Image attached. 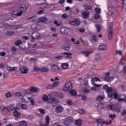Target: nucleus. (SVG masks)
<instances>
[{"label":"nucleus","instance_id":"f8f14e48","mask_svg":"<svg viewBox=\"0 0 126 126\" xmlns=\"http://www.w3.org/2000/svg\"><path fill=\"white\" fill-rule=\"evenodd\" d=\"M98 49L99 51L104 52V51H106V50H107V45L105 43H101L99 45Z\"/></svg>","mask_w":126,"mask_h":126},{"label":"nucleus","instance_id":"de8ad7c7","mask_svg":"<svg viewBox=\"0 0 126 126\" xmlns=\"http://www.w3.org/2000/svg\"><path fill=\"white\" fill-rule=\"evenodd\" d=\"M82 91L84 93H89V90L87 89L86 88H83L82 89Z\"/></svg>","mask_w":126,"mask_h":126},{"label":"nucleus","instance_id":"dca6fc26","mask_svg":"<svg viewBox=\"0 0 126 126\" xmlns=\"http://www.w3.org/2000/svg\"><path fill=\"white\" fill-rule=\"evenodd\" d=\"M63 111V107L62 105H58L56 107L55 111L56 113H62Z\"/></svg>","mask_w":126,"mask_h":126},{"label":"nucleus","instance_id":"e433bc0d","mask_svg":"<svg viewBox=\"0 0 126 126\" xmlns=\"http://www.w3.org/2000/svg\"><path fill=\"white\" fill-rule=\"evenodd\" d=\"M82 123L81 120L79 119L76 121L75 125L77 126H81Z\"/></svg>","mask_w":126,"mask_h":126},{"label":"nucleus","instance_id":"bf43d9fd","mask_svg":"<svg viewBox=\"0 0 126 126\" xmlns=\"http://www.w3.org/2000/svg\"><path fill=\"white\" fill-rule=\"evenodd\" d=\"M28 99L30 100V102H31L32 105H34L35 104V101L33 100V99H31V97H28Z\"/></svg>","mask_w":126,"mask_h":126},{"label":"nucleus","instance_id":"4be33fe9","mask_svg":"<svg viewBox=\"0 0 126 126\" xmlns=\"http://www.w3.org/2000/svg\"><path fill=\"white\" fill-rule=\"evenodd\" d=\"M27 8H28V7L26 6V5L23 4L21 5L20 10H21V11H22L23 12H25V11L27 10Z\"/></svg>","mask_w":126,"mask_h":126},{"label":"nucleus","instance_id":"5fc2aeb1","mask_svg":"<svg viewBox=\"0 0 126 126\" xmlns=\"http://www.w3.org/2000/svg\"><path fill=\"white\" fill-rule=\"evenodd\" d=\"M22 43V41L21 40H18L16 41H15V44L16 45V46H19V45H20Z\"/></svg>","mask_w":126,"mask_h":126},{"label":"nucleus","instance_id":"c9c22d12","mask_svg":"<svg viewBox=\"0 0 126 126\" xmlns=\"http://www.w3.org/2000/svg\"><path fill=\"white\" fill-rule=\"evenodd\" d=\"M19 126H27V123L26 122L23 121H20L19 123Z\"/></svg>","mask_w":126,"mask_h":126},{"label":"nucleus","instance_id":"09e8293b","mask_svg":"<svg viewBox=\"0 0 126 126\" xmlns=\"http://www.w3.org/2000/svg\"><path fill=\"white\" fill-rule=\"evenodd\" d=\"M84 84L86 86L88 85V77L85 78L84 80Z\"/></svg>","mask_w":126,"mask_h":126},{"label":"nucleus","instance_id":"49530a36","mask_svg":"<svg viewBox=\"0 0 126 126\" xmlns=\"http://www.w3.org/2000/svg\"><path fill=\"white\" fill-rule=\"evenodd\" d=\"M117 117V115L116 114H110L109 116V118L110 119H111V120H114Z\"/></svg>","mask_w":126,"mask_h":126},{"label":"nucleus","instance_id":"864d4df0","mask_svg":"<svg viewBox=\"0 0 126 126\" xmlns=\"http://www.w3.org/2000/svg\"><path fill=\"white\" fill-rule=\"evenodd\" d=\"M114 96L115 99H118V97H119V95L117 94V93H113L112 94V97Z\"/></svg>","mask_w":126,"mask_h":126},{"label":"nucleus","instance_id":"774afa93","mask_svg":"<svg viewBox=\"0 0 126 126\" xmlns=\"http://www.w3.org/2000/svg\"><path fill=\"white\" fill-rule=\"evenodd\" d=\"M126 110H124L121 112V116H126Z\"/></svg>","mask_w":126,"mask_h":126},{"label":"nucleus","instance_id":"3c124183","mask_svg":"<svg viewBox=\"0 0 126 126\" xmlns=\"http://www.w3.org/2000/svg\"><path fill=\"white\" fill-rule=\"evenodd\" d=\"M63 50L65 51H69L70 50V46L68 45L67 46H63Z\"/></svg>","mask_w":126,"mask_h":126},{"label":"nucleus","instance_id":"c756f323","mask_svg":"<svg viewBox=\"0 0 126 126\" xmlns=\"http://www.w3.org/2000/svg\"><path fill=\"white\" fill-rule=\"evenodd\" d=\"M3 109L4 110H7L8 112H11L12 111H13V108L10 107L8 106H4Z\"/></svg>","mask_w":126,"mask_h":126},{"label":"nucleus","instance_id":"58836bf2","mask_svg":"<svg viewBox=\"0 0 126 126\" xmlns=\"http://www.w3.org/2000/svg\"><path fill=\"white\" fill-rule=\"evenodd\" d=\"M54 24L55 25H56L57 27H59V26H63V23H62V22H60V23H58V21H56V20H55V21H54Z\"/></svg>","mask_w":126,"mask_h":126},{"label":"nucleus","instance_id":"393cba45","mask_svg":"<svg viewBox=\"0 0 126 126\" xmlns=\"http://www.w3.org/2000/svg\"><path fill=\"white\" fill-rule=\"evenodd\" d=\"M104 99H105V96L98 95L96 97V101H97L98 102H102V101H103V100H104Z\"/></svg>","mask_w":126,"mask_h":126},{"label":"nucleus","instance_id":"473e14b6","mask_svg":"<svg viewBox=\"0 0 126 126\" xmlns=\"http://www.w3.org/2000/svg\"><path fill=\"white\" fill-rule=\"evenodd\" d=\"M14 34H15V32L8 31L6 32V35L7 36H11V35H14Z\"/></svg>","mask_w":126,"mask_h":126},{"label":"nucleus","instance_id":"2eb2a0df","mask_svg":"<svg viewBox=\"0 0 126 126\" xmlns=\"http://www.w3.org/2000/svg\"><path fill=\"white\" fill-rule=\"evenodd\" d=\"M98 80H99V79H98V78L97 77L92 78L91 80L92 84H93V85H94L95 87H100V86H99V84H96L95 82H94V81H98Z\"/></svg>","mask_w":126,"mask_h":126},{"label":"nucleus","instance_id":"680f3d73","mask_svg":"<svg viewBox=\"0 0 126 126\" xmlns=\"http://www.w3.org/2000/svg\"><path fill=\"white\" fill-rule=\"evenodd\" d=\"M54 87V85H49L46 87L47 89H52V88H53Z\"/></svg>","mask_w":126,"mask_h":126},{"label":"nucleus","instance_id":"0eeeda50","mask_svg":"<svg viewBox=\"0 0 126 126\" xmlns=\"http://www.w3.org/2000/svg\"><path fill=\"white\" fill-rule=\"evenodd\" d=\"M104 75L106 76L104 78V80H105V81H106L107 82H109V81H111V78H112V79H114V76H112V75H111V74L110 73V72L105 73Z\"/></svg>","mask_w":126,"mask_h":126},{"label":"nucleus","instance_id":"6e6552de","mask_svg":"<svg viewBox=\"0 0 126 126\" xmlns=\"http://www.w3.org/2000/svg\"><path fill=\"white\" fill-rule=\"evenodd\" d=\"M29 68L27 67L22 66L20 68L19 70L22 74H26L28 73Z\"/></svg>","mask_w":126,"mask_h":126},{"label":"nucleus","instance_id":"1a4fd4ad","mask_svg":"<svg viewBox=\"0 0 126 126\" xmlns=\"http://www.w3.org/2000/svg\"><path fill=\"white\" fill-rule=\"evenodd\" d=\"M90 17V15L89 14V11H84L82 13V17L84 18V19H88Z\"/></svg>","mask_w":126,"mask_h":126},{"label":"nucleus","instance_id":"e2e57ef3","mask_svg":"<svg viewBox=\"0 0 126 126\" xmlns=\"http://www.w3.org/2000/svg\"><path fill=\"white\" fill-rule=\"evenodd\" d=\"M62 18L63 19H66V18H67V14H63L62 15Z\"/></svg>","mask_w":126,"mask_h":126},{"label":"nucleus","instance_id":"c03bdc74","mask_svg":"<svg viewBox=\"0 0 126 126\" xmlns=\"http://www.w3.org/2000/svg\"><path fill=\"white\" fill-rule=\"evenodd\" d=\"M95 28H96L97 32H100V31H101V26L100 25H96Z\"/></svg>","mask_w":126,"mask_h":126},{"label":"nucleus","instance_id":"f03ea898","mask_svg":"<svg viewBox=\"0 0 126 126\" xmlns=\"http://www.w3.org/2000/svg\"><path fill=\"white\" fill-rule=\"evenodd\" d=\"M6 22H8L9 24L6 23L5 22H2L1 24L3 26H7L8 27H11L13 26L14 24H16V22L12 21V19H7L5 20Z\"/></svg>","mask_w":126,"mask_h":126},{"label":"nucleus","instance_id":"c85d7f7f","mask_svg":"<svg viewBox=\"0 0 126 126\" xmlns=\"http://www.w3.org/2000/svg\"><path fill=\"white\" fill-rule=\"evenodd\" d=\"M61 66L63 69H66V68H68L69 65L67 63H63Z\"/></svg>","mask_w":126,"mask_h":126},{"label":"nucleus","instance_id":"72a5a7b5","mask_svg":"<svg viewBox=\"0 0 126 126\" xmlns=\"http://www.w3.org/2000/svg\"><path fill=\"white\" fill-rule=\"evenodd\" d=\"M83 54L85 57H88L90 54H92V51H84Z\"/></svg>","mask_w":126,"mask_h":126},{"label":"nucleus","instance_id":"4468645a","mask_svg":"<svg viewBox=\"0 0 126 126\" xmlns=\"http://www.w3.org/2000/svg\"><path fill=\"white\" fill-rule=\"evenodd\" d=\"M51 69L52 71H59L61 68L59 67L56 64H52L51 66Z\"/></svg>","mask_w":126,"mask_h":126},{"label":"nucleus","instance_id":"bb28decb","mask_svg":"<svg viewBox=\"0 0 126 126\" xmlns=\"http://www.w3.org/2000/svg\"><path fill=\"white\" fill-rule=\"evenodd\" d=\"M83 7L85 8V9H86L87 10L92 9V6L89 5H87V4H84L83 5Z\"/></svg>","mask_w":126,"mask_h":126},{"label":"nucleus","instance_id":"79ce46f5","mask_svg":"<svg viewBox=\"0 0 126 126\" xmlns=\"http://www.w3.org/2000/svg\"><path fill=\"white\" fill-rule=\"evenodd\" d=\"M9 68H10V69H8V70H9V71H15V70L17 69V67H9Z\"/></svg>","mask_w":126,"mask_h":126},{"label":"nucleus","instance_id":"aec40b11","mask_svg":"<svg viewBox=\"0 0 126 126\" xmlns=\"http://www.w3.org/2000/svg\"><path fill=\"white\" fill-rule=\"evenodd\" d=\"M115 11V8L112 6H110L108 7V14L109 15H113Z\"/></svg>","mask_w":126,"mask_h":126},{"label":"nucleus","instance_id":"a878e982","mask_svg":"<svg viewBox=\"0 0 126 126\" xmlns=\"http://www.w3.org/2000/svg\"><path fill=\"white\" fill-rule=\"evenodd\" d=\"M13 115L15 118H17L18 119H19V118H20V113H19L17 111H14L13 112Z\"/></svg>","mask_w":126,"mask_h":126},{"label":"nucleus","instance_id":"603ef678","mask_svg":"<svg viewBox=\"0 0 126 126\" xmlns=\"http://www.w3.org/2000/svg\"><path fill=\"white\" fill-rule=\"evenodd\" d=\"M78 112L80 114V115H84V114H85V111L83 109L79 110Z\"/></svg>","mask_w":126,"mask_h":126},{"label":"nucleus","instance_id":"052dcab7","mask_svg":"<svg viewBox=\"0 0 126 126\" xmlns=\"http://www.w3.org/2000/svg\"><path fill=\"white\" fill-rule=\"evenodd\" d=\"M92 39L94 42H97V41H98V39H97V37L95 35H92Z\"/></svg>","mask_w":126,"mask_h":126},{"label":"nucleus","instance_id":"cd10ccee","mask_svg":"<svg viewBox=\"0 0 126 126\" xmlns=\"http://www.w3.org/2000/svg\"><path fill=\"white\" fill-rule=\"evenodd\" d=\"M104 107V105L102 103H99L97 105L96 109L98 111V112H100L101 111V109Z\"/></svg>","mask_w":126,"mask_h":126},{"label":"nucleus","instance_id":"423d86ee","mask_svg":"<svg viewBox=\"0 0 126 126\" xmlns=\"http://www.w3.org/2000/svg\"><path fill=\"white\" fill-rule=\"evenodd\" d=\"M73 122V118H72V117H69L64 119L63 123L65 125V126H69V125H70V123H72Z\"/></svg>","mask_w":126,"mask_h":126},{"label":"nucleus","instance_id":"39448f33","mask_svg":"<svg viewBox=\"0 0 126 126\" xmlns=\"http://www.w3.org/2000/svg\"><path fill=\"white\" fill-rule=\"evenodd\" d=\"M107 108L109 110H111V111H116V112H117V113H121V108L116 107L114 105H112V106L111 105H108Z\"/></svg>","mask_w":126,"mask_h":126},{"label":"nucleus","instance_id":"f704fd0d","mask_svg":"<svg viewBox=\"0 0 126 126\" xmlns=\"http://www.w3.org/2000/svg\"><path fill=\"white\" fill-rule=\"evenodd\" d=\"M101 55L99 54H97L94 57L95 61H96L97 62L100 61V60H101Z\"/></svg>","mask_w":126,"mask_h":126},{"label":"nucleus","instance_id":"9b49d317","mask_svg":"<svg viewBox=\"0 0 126 126\" xmlns=\"http://www.w3.org/2000/svg\"><path fill=\"white\" fill-rule=\"evenodd\" d=\"M106 92L108 94V98H112V97H113V89L111 87H109L107 89Z\"/></svg>","mask_w":126,"mask_h":126},{"label":"nucleus","instance_id":"b1692460","mask_svg":"<svg viewBox=\"0 0 126 126\" xmlns=\"http://www.w3.org/2000/svg\"><path fill=\"white\" fill-rule=\"evenodd\" d=\"M50 71V68L48 67H43L41 68L40 72H48Z\"/></svg>","mask_w":126,"mask_h":126},{"label":"nucleus","instance_id":"20e7f679","mask_svg":"<svg viewBox=\"0 0 126 126\" xmlns=\"http://www.w3.org/2000/svg\"><path fill=\"white\" fill-rule=\"evenodd\" d=\"M72 88V85L71 84V82L70 81H66L64 84V87L63 88V91H69L70 89Z\"/></svg>","mask_w":126,"mask_h":126},{"label":"nucleus","instance_id":"4c0bfd02","mask_svg":"<svg viewBox=\"0 0 126 126\" xmlns=\"http://www.w3.org/2000/svg\"><path fill=\"white\" fill-rule=\"evenodd\" d=\"M66 30H67L65 28H62L60 29V31L61 32V33H62L63 34H64L65 33H67V32H66Z\"/></svg>","mask_w":126,"mask_h":126},{"label":"nucleus","instance_id":"ddd939ff","mask_svg":"<svg viewBox=\"0 0 126 126\" xmlns=\"http://www.w3.org/2000/svg\"><path fill=\"white\" fill-rule=\"evenodd\" d=\"M32 37L33 40L35 39H39L40 37V33L38 32H34L32 33Z\"/></svg>","mask_w":126,"mask_h":126},{"label":"nucleus","instance_id":"a19ab883","mask_svg":"<svg viewBox=\"0 0 126 126\" xmlns=\"http://www.w3.org/2000/svg\"><path fill=\"white\" fill-rule=\"evenodd\" d=\"M123 9L124 10V11H126V0H124L123 1Z\"/></svg>","mask_w":126,"mask_h":126},{"label":"nucleus","instance_id":"6e6d98bb","mask_svg":"<svg viewBox=\"0 0 126 126\" xmlns=\"http://www.w3.org/2000/svg\"><path fill=\"white\" fill-rule=\"evenodd\" d=\"M21 108H22V109L23 110H26V109H27V105H26L25 104H21Z\"/></svg>","mask_w":126,"mask_h":126},{"label":"nucleus","instance_id":"ea45409f","mask_svg":"<svg viewBox=\"0 0 126 126\" xmlns=\"http://www.w3.org/2000/svg\"><path fill=\"white\" fill-rule=\"evenodd\" d=\"M34 71H40L41 72V68H39L38 66H33Z\"/></svg>","mask_w":126,"mask_h":126},{"label":"nucleus","instance_id":"69168bd1","mask_svg":"<svg viewBox=\"0 0 126 126\" xmlns=\"http://www.w3.org/2000/svg\"><path fill=\"white\" fill-rule=\"evenodd\" d=\"M5 96L6 98H9V97H11V94H10V92H8L5 94Z\"/></svg>","mask_w":126,"mask_h":126},{"label":"nucleus","instance_id":"4d7b16f0","mask_svg":"<svg viewBox=\"0 0 126 126\" xmlns=\"http://www.w3.org/2000/svg\"><path fill=\"white\" fill-rule=\"evenodd\" d=\"M118 101L119 102H123V101L124 102H125V103H126V97H124V98H120L118 99Z\"/></svg>","mask_w":126,"mask_h":126},{"label":"nucleus","instance_id":"5701e85b","mask_svg":"<svg viewBox=\"0 0 126 126\" xmlns=\"http://www.w3.org/2000/svg\"><path fill=\"white\" fill-rule=\"evenodd\" d=\"M47 6L48 5L46 3H41L37 5V7H38V8H45V7H47Z\"/></svg>","mask_w":126,"mask_h":126},{"label":"nucleus","instance_id":"8fccbe9b","mask_svg":"<svg viewBox=\"0 0 126 126\" xmlns=\"http://www.w3.org/2000/svg\"><path fill=\"white\" fill-rule=\"evenodd\" d=\"M59 84H60V82L55 81L53 83V85L54 87H58Z\"/></svg>","mask_w":126,"mask_h":126},{"label":"nucleus","instance_id":"f3484780","mask_svg":"<svg viewBox=\"0 0 126 126\" xmlns=\"http://www.w3.org/2000/svg\"><path fill=\"white\" fill-rule=\"evenodd\" d=\"M63 54L65 56H66L65 57V60H71V59H72L71 56H72V53L64 52Z\"/></svg>","mask_w":126,"mask_h":126},{"label":"nucleus","instance_id":"7c9ffc66","mask_svg":"<svg viewBox=\"0 0 126 126\" xmlns=\"http://www.w3.org/2000/svg\"><path fill=\"white\" fill-rule=\"evenodd\" d=\"M22 28H23V26H22V25H21L14 27L13 29V30H18L19 29H22Z\"/></svg>","mask_w":126,"mask_h":126},{"label":"nucleus","instance_id":"13d9d810","mask_svg":"<svg viewBox=\"0 0 126 126\" xmlns=\"http://www.w3.org/2000/svg\"><path fill=\"white\" fill-rule=\"evenodd\" d=\"M23 12L22 11L20 10L19 12H17L16 16H21L22 14H23Z\"/></svg>","mask_w":126,"mask_h":126},{"label":"nucleus","instance_id":"0e129e2a","mask_svg":"<svg viewBox=\"0 0 126 126\" xmlns=\"http://www.w3.org/2000/svg\"><path fill=\"white\" fill-rule=\"evenodd\" d=\"M55 7H56V6L54 4H51L50 5V10H54V9H55Z\"/></svg>","mask_w":126,"mask_h":126},{"label":"nucleus","instance_id":"9d476101","mask_svg":"<svg viewBox=\"0 0 126 126\" xmlns=\"http://www.w3.org/2000/svg\"><path fill=\"white\" fill-rule=\"evenodd\" d=\"M70 25H73V26H78L80 25V22L77 21V20H74V21H69L68 22Z\"/></svg>","mask_w":126,"mask_h":126},{"label":"nucleus","instance_id":"6ab92c4d","mask_svg":"<svg viewBox=\"0 0 126 126\" xmlns=\"http://www.w3.org/2000/svg\"><path fill=\"white\" fill-rule=\"evenodd\" d=\"M53 97H56L57 98H63V94L61 93H54L53 94Z\"/></svg>","mask_w":126,"mask_h":126},{"label":"nucleus","instance_id":"f257e3e1","mask_svg":"<svg viewBox=\"0 0 126 126\" xmlns=\"http://www.w3.org/2000/svg\"><path fill=\"white\" fill-rule=\"evenodd\" d=\"M42 100L44 101V102H47L48 103H59V100L56 98H49L48 97V95L46 94H44L42 96Z\"/></svg>","mask_w":126,"mask_h":126},{"label":"nucleus","instance_id":"7ed1b4c3","mask_svg":"<svg viewBox=\"0 0 126 126\" xmlns=\"http://www.w3.org/2000/svg\"><path fill=\"white\" fill-rule=\"evenodd\" d=\"M108 32V39L109 40H111L113 38V35L114 34V32H113V23L109 24Z\"/></svg>","mask_w":126,"mask_h":126},{"label":"nucleus","instance_id":"37998d69","mask_svg":"<svg viewBox=\"0 0 126 126\" xmlns=\"http://www.w3.org/2000/svg\"><path fill=\"white\" fill-rule=\"evenodd\" d=\"M66 103L68 104V105H73V102H72V101L70 99H67L65 101Z\"/></svg>","mask_w":126,"mask_h":126},{"label":"nucleus","instance_id":"a211bd4d","mask_svg":"<svg viewBox=\"0 0 126 126\" xmlns=\"http://www.w3.org/2000/svg\"><path fill=\"white\" fill-rule=\"evenodd\" d=\"M96 123H97V126H102L104 124H105V122H103L102 119H96Z\"/></svg>","mask_w":126,"mask_h":126},{"label":"nucleus","instance_id":"a18cd8bd","mask_svg":"<svg viewBox=\"0 0 126 126\" xmlns=\"http://www.w3.org/2000/svg\"><path fill=\"white\" fill-rule=\"evenodd\" d=\"M30 91L31 92H33V93H35L37 91V89L36 88V87H33L30 89Z\"/></svg>","mask_w":126,"mask_h":126},{"label":"nucleus","instance_id":"412c9836","mask_svg":"<svg viewBox=\"0 0 126 126\" xmlns=\"http://www.w3.org/2000/svg\"><path fill=\"white\" fill-rule=\"evenodd\" d=\"M39 22H42V23H47L48 22V19L45 17H42L38 19Z\"/></svg>","mask_w":126,"mask_h":126},{"label":"nucleus","instance_id":"338daca9","mask_svg":"<svg viewBox=\"0 0 126 126\" xmlns=\"http://www.w3.org/2000/svg\"><path fill=\"white\" fill-rule=\"evenodd\" d=\"M39 111L41 114H45V109H43L42 108L39 109Z\"/></svg>","mask_w":126,"mask_h":126},{"label":"nucleus","instance_id":"2f4dec72","mask_svg":"<svg viewBox=\"0 0 126 126\" xmlns=\"http://www.w3.org/2000/svg\"><path fill=\"white\" fill-rule=\"evenodd\" d=\"M70 94L71 96H73L74 97L76 96L77 95V92L76 90H72L70 92Z\"/></svg>","mask_w":126,"mask_h":126}]
</instances>
